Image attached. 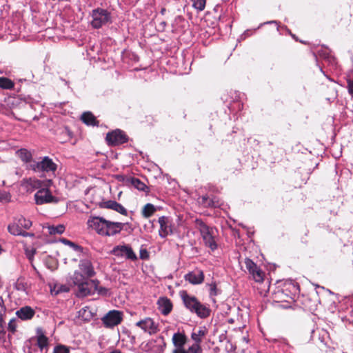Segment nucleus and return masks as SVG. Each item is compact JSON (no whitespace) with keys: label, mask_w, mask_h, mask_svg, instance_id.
<instances>
[{"label":"nucleus","mask_w":353,"mask_h":353,"mask_svg":"<svg viewBox=\"0 0 353 353\" xmlns=\"http://www.w3.org/2000/svg\"><path fill=\"white\" fill-rule=\"evenodd\" d=\"M60 241L63 244L70 246L74 250L80 252L81 254H82L83 256L86 255V252L84 250V249L81 246L74 243V242L66 239H61Z\"/></svg>","instance_id":"30"},{"label":"nucleus","mask_w":353,"mask_h":353,"mask_svg":"<svg viewBox=\"0 0 353 353\" xmlns=\"http://www.w3.org/2000/svg\"><path fill=\"white\" fill-rule=\"evenodd\" d=\"M185 280L192 285H199L204 280L203 272L201 270H195L190 272L184 276Z\"/></svg>","instance_id":"16"},{"label":"nucleus","mask_w":353,"mask_h":353,"mask_svg":"<svg viewBox=\"0 0 353 353\" xmlns=\"http://www.w3.org/2000/svg\"><path fill=\"white\" fill-rule=\"evenodd\" d=\"M10 194L6 191L0 190V201L1 202H9L10 200Z\"/></svg>","instance_id":"41"},{"label":"nucleus","mask_w":353,"mask_h":353,"mask_svg":"<svg viewBox=\"0 0 353 353\" xmlns=\"http://www.w3.org/2000/svg\"><path fill=\"white\" fill-rule=\"evenodd\" d=\"M79 270H77L84 277L89 279L95 275V271L91 260L85 258L81 259L79 264Z\"/></svg>","instance_id":"9"},{"label":"nucleus","mask_w":353,"mask_h":353,"mask_svg":"<svg viewBox=\"0 0 353 353\" xmlns=\"http://www.w3.org/2000/svg\"><path fill=\"white\" fill-rule=\"evenodd\" d=\"M34 348H38L36 345H34V346H27V353H35L34 351Z\"/></svg>","instance_id":"49"},{"label":"nucleus","mask_w":353,"mask_h":353,"mask_svg":"<svg viewBox=\"0 0 353 353\" xmlns=\"http://www.w3.org/2000/svg\"><path fill=\"white\" fill-rule=\"evenodd\" d=\"M123 320V312L119 310H111L108 312L101 319L106 327H113L118 325Z\"/></svg>","instance_id":"6"},{"label":"nucleus","mask_w":353,"mask_h":353,"mask_svg":"<svg viewBox=\"0 0 353 353\" xmlns=\"http://www.w3.org/2000/svg\"><path fill=\"white\" fill-rule=\"evenodd\" d=\"M106 141L109 145H117L127 142L125 134L121 130H115L106 135Z\"/></svg>","instance_id":"10"},{"label":"nucleus","mask_w":353,"mask_h":353,"mask_svg":"<svg viewBox=\"0 0 353 353\" xmlns=\"http://www.w3.org/2000/svg\"><path fill=\"white\" fill-rule=\"evenodd\" d=\"M32 221L29 219H26L23 216L16 218L8 225V230L9 228L12 225H17L19 230H28L32 226Z\"/></svg>","instance_id":"19"},{"label":"nucleus","mask_w":353,"mask_h":353,"mask_svg":"<svg viewBox=\"0 0 353 353\" xmlns=\"http://www.w3.org/2000/svg\"><path fill=\"white\" fill-rule=\"evenodd\" d=\"M3 250V248H1V246L0 245V254L2 253Z\"/></svg>","instance_id":"51"},{"label":"nucleus","mask_w":353,"mask_h":353,"mask_svg":"<svg viewBox=\"0 0 353 353\" xmlns=\"http://www.w3.org/2000/svg\"><path fill=\"white\" fill-rule=\"evenodd\" d=\"M153 350L155 353H163L166 347V343L163 336H158L154 341Z\"/></svg>","instance_id":"25"},{"label":"nucleus","mask_w":353,"mask_h":353,"mask_svg":"<svg viewBox=\"0 0 353 353\" xmlns=\"http://www.w3.org/2000/svg\"><path fill=\"white\" fill-rule=\"evenodd\" d=\"M207 334L205 327H199L198 330L194 331L191 334L192 339L196 343L200 344L202 341V338Z\"/></svg>","instance_id":"26"},{"label":"nucleus","mask_w":353,"mask_h":353,"mask_svg":"<svg viewBox=\"0 0 353 353\" xmlns=\"http://www.w3.org/2000/svg\"><path fill=\"white\" fill-rule=\"evenodd\" d=\"M14 84L9 79L6 77H0V88L3 89H12Z\"/></svg>","instance_id":"34"},{"label":"nucleus","mask_w":353,"mask_h":353,"mask_svg":"<svg viewBox=\"0 0 353 353\" xmlns=\"http://www.w3.org/2000/svg\"><path fill=\"white\" fill-rule=\"evenodd\" d=\"M158 223L160 225L159 234L161 238H165L172 234V221L170 217L162 216L159 218Z\"/></svg>","instance_id":"12"},{"label":"nucleus","mask_w":353,"mask_h":353,"mask_svg":"<svg viewBox=\"0 0 353 353\" xmlns=\"http://www.w3.org/2000/svg\"><path fill=\"white\" fill-rule=\"evenodd\" d=\"M199 199V203L205 208H217L220 205L219 201L215 196L210 198L207 195H203Z\"/></svg>","instance_id":"23"},{"label":"nucleus","mask_w":353,"mask_h":353,"mask_svg":"<svg viewBox=\"0 0 353 353\" xmlns=\"http://www.w3.org/2000/svg\"><path fill=\"white\" fill-rule=\"evenodd\" d=\"M131 184L139 190L145 191L147 188L146 185L137 178L130 179Z\"/></svg>","instance_id":"33"},{"label":"nucleus","mask_w":353,"mask_h":353,"mask_svg":"<svg viewBox=\"0 0 353 353\" xmlns=\"http://www.w3.org/2000/svg\"><path fill=\"white\" fill-rule=\"evenodd\" d=\"M172 353H188V352H187V350H185L184 349V347H181V348H175L173 350Z\"/></svg>","instance_id":"48"},{"label":"nucleus","mask_w":353,"mask_h":353,"mask_svg":"<svg viewBox=\"0 0 353 353\" xmlns=\"http://www.w3.org/2000/svg\"><path fill=\"white\" fill-rule=\"evenodd\" d=\"M79 316L82 317L84 320L88 321L92 317V313L89 307H85L79 311Z\"/></svg>","instance_id":"35"},{"label":"nucleus","mask_w":353,"mask_h":353,"mask_svg":"<svg viewBox=\"0 0 353 353\" xmlns=\"http://www.w3.org/2000/svg\"><path fill=\"white\" fill-rule=\"evenodd\" d=\"M243 340L245 341L246 343H248V340L245 337L243 338Z\"/></svg>","instance_id":"52"},{"label":"nucleus","mask_w":353,"mask_h":353,"mask_svg":"<svg viewBox=\"0 0 353 353\" xmlns=\"http://www.w3.org/2000/svg\"><path fill=\"white\" fill-rule=\"evenodd\" d=\"M347 82L348 92L350 94L353 95V78L348 79L347 80Z\"/></svg>","instance_id":"46"},{"label":"nucleus","mask_w":353,"mask_h":353,"mask_svg":"<svg viewBox=\"0 0 353 353\" xmlns=\"http://www.w3.org/2000/svg\"><path fill=\"white\" fill-rule=\"evenodd\" d=\"M6 307L3 304V300L1 296H0V332L3 330V315L5 314Z\"/></svg>","instance_id":"37"},{"label":"nucleus","mask_w":353,"mask_h":353,"mask_svg":"<svg viewBox=\"0 0 353 353\" xmlns=\"http://www.w3.org/2000/svg\"><path fill=\"white\" fill-rule=\"evenodd\" d=\"M91 25L94 28L98 29L111 21V14L107 10L97 8L92 11Z\"/></svg>","instance_id":"5"},{"label":"nucleus","mask_w":353,"mask_h":353,"mask_svg":"<svg viewBox=\"0 0 353 353\" xmlns=\"http://www.w3.org/2000/svg\"><path fill=\"white\" fill-rule=\"evenodd\" d=\"M93 286L94 287V290H97L98 292L101 294H105L107 292V290L105 288L98 287V281H92Z\"/></svg>","instance_id":"43"},{"label":"nucleus","mask_w":353,"mask_h":353,"mask_svg":"<svg viewBox=\"0 0 353 353\" xmlns=\"http://www.w3.org/2000/svg\"><path fill=\"white\" fill-rule=\"evenodd\" d=\"M101 208L113 210L121 214L126 215V209L120 203L115 201L109 200L101 203Z\"/></svg>","instance_id":"18"},{"label":"nucleus","mask_w":353,"mask_h":353,"mask_svg":"<svg viewBox=\"0 0 353 353\" xmlns=\"http://www.w3.org/2000/svg\"><path fill=\"white\" fill-rule=\"evenodd\" d=\"M172 342L176 348L183 347L185 342V336L181 333H175L172 336Z\"/></svg>","instance_id":"27"},{"label":"nucleus","mask_w":353,"mask_h":353,"mask_svg":"<svg viewBox=\"0 0 353 353\" xmlns=\"http://www.w3.org/2000/svg\"><path fill=\"white\" fill-rule=\"evenodd\" d=\"M211 310L205 305L199 302L198 307L193 313H195L199 317L205 319L210 315Z\"/></svg>","instance_id":"24"},{"label":"nucleus","mask_w":353,"mask_h":353,"mask_svg":"<svg viewBox=\"0 0 353 353\" xmlns=\"http://www.w3.org/2000/svg\"><path fill=\"white\" fill-rule=\"evenodd\" d=\"M88 225L101 236H114L124 228L128 223L113 222L102 217L94 216L88 221Z\"/></svg>","instance_id":"1"},{"label":"nucleus","mask_w":353,"mask_h":353,"mask_svg":"<svg viewBox=\"0 0 353 353\" xmlns=\"http://www.w3.org/2000/svg\"><path fill=\"white\" fill-rule=\"evenodd\" d=\"M17 328V323L16 320L12 319L10 321L8 325V330L11 332L12 333H14Z\"/></svg>","instance_id":"42"},{"label":"nucleus","mask_w":353,"mask_h":353,"mask_svg":"<svg viewBox=\"0 0 353 353\" xmlns=\"http://www.w3.org/2000/svg\"><path fill=\"white\" fill-rule=\"evenodd\" d=\"M210 287V296H214L217 295V288L215 283L209 284Z\"/></svg>","instance_id":"44"},{"label":"nucleus","mask_w":353,"mask_h":353,"mask_svg":"<svg viewBox=\"0 0 353 353\" xmlns=\"http://www.w3.org/2000/svg\"><path fill=\"white\" fill-rule=\"evenodd\" d=\"M156 211L157 208L153 204L147 203L143 206L141 214L144 218L148 219L152 216Z\"/></svg>","instance_id":"28"},{"label":"nucleus","mask_w":353,"mask_h":353,"mask_svg":"<svg viewBox=\"0 0 353 353\" xmlns=\"http://www.w3.org/2000/svg\"><path fill=\"white\" fill-rule=\"evenodd\" d=\"M181 296L185 307L193 313L200 301L195 296L188 294L185 291L181 292Z\"/></svg>","instance_id":"15"},{"label":"nucleus","mask_w":353,"mask_h":353,"mask_svg":"<svg viewBox=\"0 0 353 353\" xmlns=\"http://www.w3.org/2000/svg\"><path fill=\"white\" fill-rule=\"evenodd\" d=\"M112 253L117 256L125 257L131 261L137 259L136 254L128 245H117L113 248Z\"/></svg>","instance_id":"7"},{"label":"nucleus","mask_w":353,"mask_h":353,"mask_svg":"<svg viewBox=\"0 0 353 353\" xmlns=\"http://www.w3.org/2000/svg\"><path fill=\"white\" fill-rule=\"evenodd\" d=\"M48 232L51 234H61L65 231V226L63 225H49L47 227Z\"/></svg>","instance_id":"32"},{"label":"nucleus","mask_w":353,"mask_h":353,"mask_svg":"<svg viewBox=\"0 0 353 353\" xmlns=\"http://www.w3.org/2000/svg\"><path fill=\"white\" fill-rule=\"evenodd\" d=\"M136 326L140 327L144 332L150 335L154 334L159 331L158 324L149 317L137 322Z\"/></svg>","instance_id":"11"},{"label":"nucleus","mask_w":353,"mask_h":353,"mask_svg":"<svg viewBox=\"0 0 353 353\" xmlns=\"http://www.w3.org/2000/svg\"><path fill=\"white\" fill-rule=\"evenodd\" d=\"M81 119L82 121L87 125H97L96 118L90 112H85L83 113Z\"/></svg>","instance_id":"29"},{"label":"nucleus","mask_w":353,"mask_h":353,"mask_svg":"<svg viewBox=\"0 0 353 353\" xmlns=\"http://www.w3.org/2000/svg\"><path fill=\"white\" fill-rule=\"evenodd\" d=\"M9 232L14 236H30L34 237V234L32 232H27L23 230H19L17 225H12L9 228Z\"/></svg>","instance_id":"31"},{"label":"nucleus","mask_w":353,"mask_h":353,"mask_svg":"<svg viewBox=\"0 0 353 353\" xmlns=\"http://www.w3.org/2000/svg\"><path fill=\"white\" fill-rule=\"evenodd\" d=\"M25 254L30 261H32L34 254H36V249L33 248H28L26 245H24Z\"/></svg>","instance_id":"39"},{"label":"nucleus","mask_w":353,"mask_h":353,"mask_svg":"<svg viewBox=\"0 0 353 353\" xmlns=\"http://www.w3.org/2000/svg\"><path fill=\"white\" fill-rule=\"evenodd\" d=\"M35 314L34 310L29 306H25L16 312V315L21 320L26 321L31 319Z\"/></svg>","instance_id":"22"},{"label":"nucleus","mask_w":353,"mask_h":353,"mask_svg":"<svg viewBox=\"0 0 353 353\" xmlns=\"http://www.w3.org/2000/svg\"><path fill=\"white\" fill-rule=\"evenodd\" d=\"M271 23H276V21H272Z\"/></svg>","instance_id":"53"},{"label":"nucleus","mask_w":353,"mask_h":353,"mask_svg":"<svg viewBox=\"0 0 353 353\" xmlns=\"http://www.w3.org/2000/svg\"><path fill=\"white\" fill-rule=\"evenodd\" d=\"M36 339L35 345L38 348H34L35 353H43L44 350L47 352L49 346V339L41 327H37L36 330Z\"/></svg>","instance_id":"8"},{"label":"nucleus","mask_w":353,"mask_h":353,"mask_svg":"<svg viewBox=\"0 0 353 353\" xmlns=\"http://www.w3.org/2000/svg\"><path fill=\"white\" fill-rule=\"evenodd\" d=\"M34 200L37 205L57 201L50 190L46 188L39 190L34 194Z\"/></svg>","instance_id":"14"},{"label":"nucleus","mask_w":353,"mask_h":353,"mask_svg":"<svg viewBox=\"0 0 353 353\" xmlns=\"http://www.w3.org/2000/svg\"><path fill=\"white\" fill-rule=\"evenodd\" d=\"M110 353H121V352L119 350H114Z\"/></svg>","instance_id":"50"},{"label":"nucleus","mask_w":353,"mask_h":353,"mask_svg":"<svg viewBox=\"0 0 353 353\" xmlns=\"http://www.w3.org/2000/svg\"><path fill=\"white\" fill-rule=\"evenodd\" d=\"M244 263L246 269L248 270L249 273L252 276L253 279L256 282H262L263 281L264 276L263 272L256 265V264L250 259H245Z\"/></svg>","instance_id":"13"},{"label":"nucleus","mask_w":353,"mask_h":353,"mask_svg":"<svg viewBox=\"0 0 353 353\" xmlns=\"http://www.w3.org/2000/svg\"><path fill=\"white\" fill-rule=\"evenodd\" d=\"M17 154L26 164V168L28 170H30V165H32L33 162H36V160L33 159L32 152L27 149L21 148L17 150Z\"/></svg>","instance_id":"17"},{"label":"nucleus","mask_w":353,"mask_h":353,"mask_svg":"<svg viewBox=\"0 0 353 353\" xmlns=\"http://www.w3.org/2000/svg\"><path fill=\"white\" fill-rule=\"evenodd\" d=\"M21 185L28 191H32L41 187V181L36 178H26L22 180Z\"/></svg>","instance_id":"21"},{"label":"nucleus","mask_w":353,"mask_h":353,"mask_svg":"<svg viewBox=\"0 0 353 353\" xmlns=\"http://www.w3.org/2000/svg\"><path fill=\"white\" fill-rule=\"evenodd\" d=\"M70 347L62 344H58L54 346L53 353H70Z\"/></svg>","instance_id":"36"},{"label":"nucleus","mask_w":353,"mask_h":353,"mask_svg":"<svg viewBox=\"0 0 353 353\" xmlns=\"http://www.w3.org/2000/svg\"><path fill=\"white\" fill-rule=\"evenodd\" d=\"M191 1L192 2V6L195 9L199 11L204 10L206 2L205 0H191Z\"/></svg>","instance_id":"38"},{"label":"nucleus","mask_w":353,"mask_h":353,"mask_svg":"<svg viewBox=\"0 0 353 353\" xmlns=\"http://www.w3.org/2000/svg\"><path fill=\"white\" fill-rule=\"evenodd\" d=\"M148 256V252L145 249L140 250V258L144 259Z\"/></svg>","instance_id":"47"},{"label":"nucleus","mask_w":353,"mask_h":353,"mask_svg":"<svg viewBox=\"0 0 353 353\" xmlns=\"http://www.w3.org/2000/svg\"><path fill=\"white\" fill-rule=\"evenodd\" d=\"M159 310L165 316L170 313L172 310V304L170 300L166 297H161L157 302Z\"/></svg>","instance_id":"20"},{"label":"nucleus","mask_w":353,"mask_h":353,"mask_svg":"<svg viewBox=\"0 0 353 353\" xmlns=\"http://www.w3.org/2000/svg\"><path fill=\"white\" fill-rule=\"evenodd\" d=\"M195 227L200 232L205 245L214 251L217 248V244L214 239V230L213 228L208 226L201 219H196L194 221Z\"/></svg>","instance_id":"2"},{"label":"nucleus","mask_w":353,"mask_h":353,"mask_svg":"<svg viewBox=\"0 0 353 353\" xmlns=\"http://www.w3.org/2000/svg\"><path fill=\"white\" fill-rule=\"evenodd\" d=\"M16 288L18 290L25 291L26 289V284L24 283L22 279H18L16 283Z\"/></svg>","instance_id":"45"},{"label":"nucleus","mask_w":353,"mask_h":353,"mask_svg":"<svg viewBox=\"0 0 353 353\" xmlns=\"http://www.w3.org/2000/svg\"><path fill=\"white\" fill-rule=\"evenodd\" d=\"M188 353H202L200 344L194 343L187 350Z\"/></svg>","instance_id":"40"},{"label":"nucleus","mask_w":353,"mask_h":353,"mask_svg":"<svg viewBox=\"0 0 353 353\" xmlns=\"http://www.w3.org/2000/svg\"><path fill=\"white\" fill-rule=\"evenodd\" d=\"M71 280L74 285L78 288L77 296L79 297H84L92 294V288L93 286L92 281H89L88 279H84L81 273L74 271L71 276Z\"/></svg>","instance_id":"3"},{"label":"nucleus","mask_w":353,"mask_h":353,"mask_svg":"<svg viewBox=\"0 0 353 353\" xmlns=\"http://www.w3.org/2000/svg\"><path fill=\"white\" fill-rule=\"evenodd\" d=\"M57 165L49 157H41L39 161L30 165V170L34 172H43L54 174Z\"/></svg>","instance_id":"4"}]
</instances>
